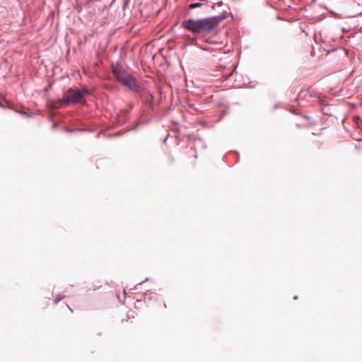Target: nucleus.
Instances as JSON below:
<instances>
[{
  "instance_id": "7ed1b4c3",
  "label": "nucleus",
  "mask_w": 362,
  "mask_h": 362,
  "mask_svg": "<svg viewBox=\"0 0 362 362\" xmlns=\"http://www.w3.org/2000/svg\"><path fill=\"white\" fill-rule=\"evenodd\" d=\"M88 94L87 89L75 90L69 88L64 94V101L66 105L81 103L84 97Z\"/></svg>"
},
{
  "instance_id": "423d86ee",
  "label": "nucleus",
  "mask_w": 362,
  "mask_h": 362,
  "mask_svg": "<svg viewBox=\"0 0 362 362\" xmlns=\"http://www.w3.org/2000/svg\"><path fill=\"white\" fill-rule=\"evenodd\" d=\"M64 298V296H57L55 299H54V303H59L60 300H62V299Z\"/></svg>"
},
{
  "instance_id": "20e7f679",
  "label": "nucleus",
  "mask_w": 362,
  "mask_h": 362,
  "mask_svg": "<svg viewBox=\"0 0 362 362\" xmlns=\"http://www.w3.org/2000/svg\"><path fill=\"white\" fill-rule=\"evenodd\" d=\"M64 104L66 105V102L64 101L63 97L62 99L51 101L49 103V107L51 109H59Z\"/></svg>"
},
{
  "instance_id": "f257e3e1",
  "label": "nucleus",
  "mask_w": 362,
  "mask_h": 362,
  "mask_svg": "<svg viewBox=\"0 0 362 362\" xmlns=\"http://www.w3.org/2000/svg\"><path fill=\"white\" fill-rule=\"evenodd\" d=\"M224 18L223 16H216L198 20L189 19L182 22V26L193 33H206L212 30Z\"/></svg>"
},
{
  "instance_id": "39448f33",
  "label": "nucleus",
  "mask_w": 362,
  "mask_h": 362,
  "mask_svg": "<svg viewBox=\"0 0 362 362\" xmlns=\"http://www.w3.org/2000/svg\"><path fill=\"white\" fill-rule=\"evenodd\" d=\"M202 4L200 3H194V4H191L189 7V8H198L199 6H201Z\"/></svg>"
},
{
  "instance_id": "f03ea898",
  "label": "nucleus",
  "mask_w": 362,
  "mask_h": 362,
  "mask_svg": "<svg viewBox=\"0 0 362 362\" xmlns=\"http://www.w3.org/2000/svg\"><path fill=\"white\" fill-rule=\"evenodd\" d=\"M114 76L118 82L129 89L134 90L138 87L136 80L122 66H112Z\"/></svg>"
}]
</instances>
